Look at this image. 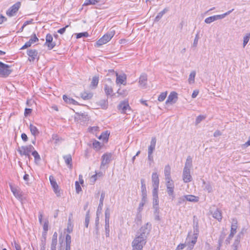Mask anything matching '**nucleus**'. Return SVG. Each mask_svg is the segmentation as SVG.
<instances>
[{
    "instance_id": "obj_1",
    "label": "nucleus",
    "mask_w": 250,
    "mask_h": 250,
    "mask_svg": "<svg viewBox=\"0 0 250 250\" xmlns=\"http://www.w3.org/2000/svg\"><path fill=\"white\" fill-rule=\"evenodd\" d=\"M192 158L188 156L187 158L183 172V180L184 183H187L191 181L192 177L190 175V168L192 167Z\"/></svg>"
},
{
    "instance_id": "obj_2",
    "label": "nucleus",
    "mask_w": 250,
    "mask_h": 250,
    "mask_svg": "<svg viewBox=\"0 0 250 250\" xmlns=\"http://www.w3.org/2000/svg\"><path fill=\"white\" fill-rule=\"evenodd\" d=\"M198 234V227L196 225L194 227L193 233L190 234L189 233L186 238V245L188 247L186 250H192L193 249L194 245L197 242Z\"/></svg>"
},
{
    "instance_id": "obj_3",
    "label": "nucleus",
    "mask_w": 250,
    "mask_h": 250,
    "mask_svg": "<svg viewBox=\"0 0 250 250\" xmlns=\"http://www.w3.org/2000/svg\"><path fill=\"white\" fill-rule=\"evenodd\" d=\"M146 239L145 237L137 234L132 242V248H134V250H142L146 243Z\"/></svg>"
},
{
    "instance_id": "obj_4",
    "label": "nucleus",
    "mask_w": 250,
    "mask_h": 250,
    "mask_svg": "<svg viewBox=\"0 0 250 250\" xmlns=\"http://www.w3.org/2000/svg\"><path fill=\"white\" fill-rule=\"evenodd\" d=\"M115 34V30L112 28L110 30L101 38L96 42L97 46H101L108 42L113 38Z\"/></svg>"
},
{
    "instance_id": "obj_5",
    "label": "nucleus",
    "mask_w": 250,
    "mask_h": 250,
    "mask_svg": "<svg viewBox=\"0 0 250 250\" xmlns=\"http://www.w3.org/2000/svg\"><path fill=\"white\" fill-rule=\"evenodd\" d=\"M166 185L167 187V191L169 196H171L173 200L175 198L174 194V183L171 178L165 179Z\"/></svg>"
},
{
    "instance_id": "obj_6",
    "label": "nucleus",
    "mask_w": 250,
    "mask_h": 250,
    "mask_svg": "<svg viewBox=\"0 0 250 250\" xmlns=\"http://www.w3.org/2000/svg\"><path fill=\"white\" fill-rule=\"evenodd\" d=\"M112 156V155L110 153H105L102 156L100 169H105L107 167V165L111 161Z\"/></svg>"
},
{
    "instance_id": "obj_7",
    "label": "nucleus",
    "mask_w": 250,
    "mask_h": 250,
    "mask_svg": "<svg viewBox=\"0 0 250 250\" xmlns=\"http://www.w3.org/2000/svg\"><path fill=\"white\" fill-rule=\"evenodd\" d=\"M34 147L31 145L27 146H22L19 147L18 151L21 155H24L28 157L29 159L30 158V153L34 150Z\"/></svg>"
},
{
    "instance_id": "obj_8",
    "label": "nucleus",
    "mask_w": 250,
    "mask_h": 250,
    "mask_svg": "<svg viewBox=\"0 0 250 250\" xmlns=\"http://www.w3.org/2000/svg\"><path fill=\"white\" fill-rule=\"evenodd\" d=\"M233 10V9H232V10H229L222 15H214L213 16L208 17L205 19V22L206 23L209 24V23H211L212 22L215 21L216 20L223 19L226 16L229 15Z\"/></svg>"
},
{
    "instance_id": "obj_9",
    "label": "nucleus",
    "mask_w": 250,
    "mask_h": 250,
    "mask_svg": "<svg viewBox=\"0 0 250 250\" xmlns=\"http://www.w3.org/2000/svg\"><path fill=\"white\" fill-rule=\"evenodd\" d=\"M150 229L151 224L149 223H147L140 229L139 232L137 233V235L146 239L147 235L148 234Z\"/></svg>"
},
{
    "instance_id": "obj_10",
    "label": "nucleus",
    "mask_w": 250,
    "mask_h": 250,
    "mask_svg": "<svg viewBox=\"0 0 250 250\" xmlns=\"http://www.w3.org/2000/svg\"><path fill=\"white\" fill-rule=\"evenodd\" d=\"M114 73L116 76V83L117 85L123 84L125 85L126 84V75L125 74H119L117 72H114L113 70L111 71Z\"/></svg>"
},
{
    "instance_id": "obj_11",
    "label": "nucleus",
    "mask_w": 250,
    "mask_h": 250,
    "mask_svg": "<svg viewBox=\"0 0 250 250\" xmlns=\"http://www.w3.org/2000/svg\"><path fill=\"white\" fill-rule=\"evenodd\" d=\"M9 66L0 62V76L3 77H7L11 72Z\"/></svg>"
},
{
    "instance_id": "obj_12",
    "label": "nucleus",
    "mask_w": 250,
    "mask_h": 250,
    "mask_svg": "<svg viewBox=\"0 0 250 250\" xmlns=\"http://www.w3.org/2000/svg\"><path fill=\"white\" fill-rule=\"evenodd\" d=\"M21 2H17L11 7H10L6 11V15L9 17H13L17 13L21 6Z\"/></svg>"
},
{
    "instance_id": "obj_13",
    "label": "nucleus",
    "mask_w": 250,
    "mask_h": 250,
    "mask_svg": "<svg viewBox=\"0 0 250 250\" xmlns=\"http://www.w3.org/2000/svg\"><path fill=\"white\" fill-rule=\"evenodd\" d=\"M49 180L50 184L53 188V190L57 196H61V192L59 188V186L56 182L54 177L52 175L49 176Z\"/></svg>"
},
{
    "instance_id": "obj_14",
    "label": "nucleus",
    "mask_w": 250,
    "mask_h": 250,
    "mask_svg": "<svg viewBox=\"0 0 250 250\" xmlns=\"http://www.w3.org/2000/svg\"><path fill=\"white\" fill-rule=\"evenodd\" d=\"M107 81L109 82V84L106 83L104 85V90L105 91V94L107 95H112L113 90L112 88V85H113V83L110 79H108Z\"/></svg>"
},
{
    "instance_id": "obj_15",
    "label": "nucleus",
    "mask_w": 250,
    "mask_h": 250,
    "mask_svg": "<svg viewBox=\"0 0 250 250\" xmlns=\"http://www.w3.org/2000/svg\"><path fill=\"white\" fill-rule=\"evenodd\" d=\"M118 109L122 113L125 114H128L127 111L130 110L128 104L125 102H123L119 104Z\"/></svg>"
},
{
    "instance_id": "obj_16",
    "label": "nucleus",
    "mask_w": 250,
    "mask_h": 250,
    "mask_svg": "<svg viewBox=\"0 0 250 250\" xmlns=\"http://www.w3.org/2000/svg\"><path fill=\"white\" fill-rule=\"evenodd\" d=\"M70 244H71V236L69 234H67L65 237V246H63L61 244V246L59 250H70Z\"/></svg>"
},
{
    "instance_id": "obj_17",
    "label": "nucleus",
    "mask_w": 250,
    "mask_h": 250,
    "mask_svg": "<svg viewBox=\"0 0 250 250\" xmlns=\"http://www.w3.org/2000/svg\"><path fill=\"white\" fill-rule=\"evenodd\" d=\"M45 45H47L50 50L53 48L56 45L55 42H53V37L51 35L48 34L46 35Z\"/></svg>"
},
{
    "instance_id": "obj_18",
    "label": "nucleus",
    "mask_w": 250,
    "mask_h": 250,
    "mask_svg": "<svg viewBox=\"0 0 250 250\" xmlns=\"http://www.w3.org/2000/svg\"><path fill=\"white\" fill-rule=\"evenodd\" d=\"M177 100V94L175 92H171L166 102V104H173Z\"/></svg>"
},
{
    "instance_id": "obj_19",
    "label": "nucleus",
    "mask_w": 250,
    "mask_h": 250,
    "mask_svg": "<svg viewBox=\"0 0 250 250\" xmlns=\"http://www.w3.org/2000/svg\"><path fill=\"white\" fill-rule=\"evenodd\" d=\"M10 188L11 190L13 192L14 195L15 196V197L18 199L19 200H22V194L21 189L18 188L13 187L12 186H10Z\"/></svg>"
},
{
    "instance_id": "obj_20",
    "label": "nucleus",
    "mask_w": 250,
    "mask_h": 250,
    "mask_svg": "<svg viewBox=\"0 0 250 250\" xmlns=\"http://www.w3.org/2000/svg\"><path fill=\"white\" fill-rule=\"evenodd\" d=\"M38 38L36 37L35 35L33 36H32L29 41L26 42L25 44L21 48V49H24L26 48L30 47L33 43L36 42L38 41Z\"/></svg>"
},
{
    "instance_id": "obj_21",
    "label": "nucleus",
    "mask_w": 250,
    "mask_h": 250,
    "mask_svg": "<svg viewBox=\"0 0 250 250\" xmlns=\"http://www.w3.org/2000/svg\"><path fill=\"white\" fill-rule=\"evenodd\" d=\"M147 75L146 74H142L139 78V83L142 87L145 88L147 83Z\"/></svg>"
},
{
    "instance_id": "obj_22",
    "label": "nucleus",
    "mask_w": 250,
    "mask_h": 250,
    "mask_svg": "<svg viewBox=\"0 0 250 250\" xmlns=\"http://www.w3.org/2000/svg\"><path fill=\"white\" fill-rule=\"evenodd\" d=\"M212 217L218 221H220L222 220V216L221 211L218 208L215 209L214 210L211 211Z\"/></svg>"
},
{
    "instance_id": "obj_23",
    "label": "nucleus",
    "mask_w": 250,
    "mask_h": 250,
    "mask_svg": "<svg viewBox=\"0 0 250 250\" xmlns=\"http://www.w3.org/2000/svg\"><path fill=\"white\" fill-rule=\"evenodd\" d=\"M153 187H159V176L156 172H153L151 176Z\"/></svg>"
},
{
    "instance_id": "obj_24",
    "label": "nucleus",
    "mask_w": 250,
    "mask_h": 250,
    "mask_svg": "<svg viewBox=\"0 0 250 250\" xmlns=\"http://www.w3.org/2000/svg\"><path fill=\"white\" fill-rule=\"evenodd\" d=\"M141 189H142V199L147 200V191L146 187V185L144 183V180H141Z\"/></svg>"
},
{
    "instance_id": "obj_25",
    "label": "nucleus",
    "mask_w": 250,
    "mask_h": 250,
    "mask_svg": "<svg viewBox=\"0 0 250 250\" xmlns=\"http://www.w3.org/2000/svg\"><path fill=\"white\" fill-rule=\"evenodd\" d=\"M156 143V139L155 138H152L151 142H150V145L148 147V153H153V151L155 149V146Z\"/></svg>"
},
{
    "instance_id": "obj_26",
    "label": "nucleus",
    "mask_w": 250,
    "mask_h": 250,
    "mask_svg": "<svg viewBox=\"0 0 250 250\" xmlns=\"http://www.w3.org/2000/svg\"><path fill=\"white\" fill-rule=\"evenodd\" d=\"M27 54L30 57V59H29V61H33L35 58L37 57L38 52L37 50L34 49H31L27 51Z\"/></svg>"
},
{
    "instance_id": "obj_27",
    "label": "nucleus",
    "mask_w": 250,
    "mask_h": 250,
    "mask_svg": "<svg viewBox=\"0 0 250 250\" xmlns=\"http://www.w3.org/2000/svg\"><path fill=\"white\" fill-rule=\"evenodd\" d=\"M164 175L165 179L171 178V167L169 165H167L164 168Z\"/></svg>"
},
{
    "instance_id": "obj_28",
    "label": "nucleus",
    "mask_w": 250,
    "mask_h": 250,
    "mask_svg": "<svg viewBox=\"0 0 250 250\" xmlns=\"http://www.w3.org/2000/svg\"><path fill=\"white\" fill-rule=\"evenodd\" d=\"M104 198V193H102L101 198L100 199V203L99 206L98 207L97 210V215H98L99 214L101 213L102 210L103 206V202Z\"/></svg>"
},
{
    "instance_id": "obj_29",
    "label": "nucleus",
    "mask_w": 250,
    "mask_h": 250,
    "mask_svg": "<svg viewBox=\"0 0 250 250\" xmlns=\"http://www.w3.org/2000/svg\"><path fill=\"white\" fill-rule=\"evenodd\" d=\"M203 184L204 185L203 187L205 190H206L208 193L212 192V187L209 182H206L204 180H203Z\"/></svg>"
},
{
    "instance_id": "obj_30",
    "label": "nucleus",
    "mask_w": 250,
    "mask_h": 250,
    "mask_svg": "<svg viewBox=\"0 0 250 250\" xmlns=\"http://www.w3.org/2000/svg\"><path fill=\"white\" fill-rule=\"evenodd\" d=\"M110 218V211L108 208H107L105 211V229L107 230V228L109 227V222Z\"/></svg>"
},
{
    "instance_id": "obj_31",
    "label": "nucleus",
    "mask_w": 250,
    "mask_h": 250,
    "mask_svg": "<svg viewBox=\"0 0 250 250\" xmlns=\"http://www.w3.org/2000/svg\"><path fill=\"white\" fill-rule=\"evenodd\" d=\"M240 238L241 236L240 234L237 235L234 242L232 245L233 250H238V248L240 245Z\"/></svg>"
},
{
    "instance_id": "obj_32",
    "label": "nucleus",
    "mask_w": 250,
    "mask_h": 250,
    "mask_svg": "<svg viewBox=\"0 0 250 250\" xmlns=\"http://www.w3.org/2000/svg\"><path fill=\"white\" fill-rule=\"evenodd\" d=\"M153 207L155 209V212L158 213L159 211V200L158 197H153Z\"/></svg>"
},
{
    "instance_id": "obj_33",
    "label": "nucleus",
    "mask_w": 250,
    "mask_h": 250,
    "mask_svg": "<svg viewBox=\"0 0 250 250\" xmlns=\"http://www.w3.org/2000/svg\"><path fill=\"white\" fill-rule=\"evenodd\" d=\"M185 197L187 201L189 202H197L199 201V198L193 195H187Z\"/></svg>"
},
{
    "instance_id": "obj_34",
    "label": "nucleus",
    "mask_w": 250,
    "mask_h": 250,
    "mask_svg": "<svg viewBox=\"0 0 250 250\" xmlns=\"http://www.w3.org/2000/svg\"><path fill=\"white\" fill-rule=\"evenodd\" d=\"M32 155L34 158V161L36 164H38L41 161V157L38 152L36 150H33Z\"/></svg>"
},
{
    "instance_id": "obj_35",
    "label": "nucleus",
    "mask_w": 250,
    "mask_h": 250,
    "mask_svg": "<svg viewBox=\"0 0 250 250\" xmlns=\"http://www.w3.org/2000/svg\"><path fill=\"white\" fill-rule=\"evenodd\" d=\"M29 128H30L31 133L33 135L36 136H37L39 135V131L38 128L36 127V126L31 124L30 125Z\"/></svg>"
},
{
    "instance_id": "obj_36",
    "label": "nucleus",
    "mask_w": 250,
    "mask_h": 250,
    "mask_svg": "<svg viewBox=\"0 0 250 250\" xmlns=\"http://www.w3.org/2000/svg\"><path fill=\"white\" fill-rule=\"evenodd\" d=\"M65 163L71 168L72 167L71 162L72 157L70 154H68L63 156Z\"/></svg>"
},
{
    "instance_id": "obj_37",
    "label": "nucleus",
    "mask_w": 250,
    "mask_h": 250,
    "mask_svg": "<svg viewBox=\"0 0 250 250\" xmlns=\"http://www.w3.org/2000/svg\"><path fill=\"white\" fill-rule=\"evenodd\" d=\"M195 75L196 72L195 71H192L191 72L188 79V82L189 83L192 84L194 83Z\"/></svg>"
},
{
    "instance_id": "obj_38",
    "label": "nucleus",
    "mask_w": 250,
    "mask_h": 250,
    "mask_svg": "<svg viewBox=\"0 0 250 250\" xmlns=\"http://www.w3.org/2000/svg\"><path fill=\"white\" fill-rule=\"evenodd\" d=\"M63 99L67 104H77L78 103L77 102L74 100V99L68 98L65 95L63 96Z\"/></svg>"
},
{
    "instance_id": "obj_39",
    "label": "nucleus",
    "mask_w": 250,
    "mask_h": 250,
    "mask_svg": "<svg viewBox=\"0 0 250 250\" xmlns=\"http://www.w3.org/2000/svg\"><path fill=\"white\" fill-rule=\"evenodd\" d=\"M237 229V221L233 219V221L231 226L230 232L235 234L236 232V229Z\"/></svg>"
},
{
    "instance_id": "obj_40",
    "label": "nucleus",
    "mask_w": 250,
    "mask_h": 250,
    "mask_svg": "<svg viewBox=\"0 0 250 250\" xmlns=\"http://www.w3.org/2000/svg\"><path fill=\"white\" fill-rule=\"evenodd\" d=\"M147 200L143 199H141V201L140 203L139 207L138 208V211L139 212V213L141 212L143 210V207L144 205L147 203Z\"/></svg>"
},
{
    "instance_id": "obj_41",
    "label": "nucleus",
    "mask_w": 250,
    "mask_h": 250,
    "mask_svg": "<svg viewBox=\"0 0 250 250\" xmlns=\"http://www.w3.org/2000/svg\"><path fill=\"white\" fill-rule=\"evenodd\" d=\"M168 11L167 8H165L163 11L159 12L155 17V21H158L163 17V16Z\"/></svg>"
},
{
    "instance_id": "obj_42",
    "label": "nucleus",
    "mask_w": 250,
    "mask_h": 250,
    "mask_svg": "<svg viewBox=\"0 0 250 250\" xmlns=\"http://www.w3.org/2000/svg\"><path fill=\"white\" fill-rule=\"evenodd\" d=\"M109 134L107 131L104 132L98 137L99 139H103L104 141H107L108 139Z\"/></svg>"
},
{
    "instance_id": "obj_43",
    "label": "nucleus",
    "mask_w": 250,
    "mask_h": 250,
    "mask_svg": "<svg viewBox=\"0 0 250 250\" xmlns=\"http://www.w3.org/2000/svg\"><path fill=\"white\" fill-rule=\"evenodd\" d=\"M250 38V33H247L243 38V47H244L248 43Z\"/></svg>"
},
{
    "instance_id": "obj_44",
    "label": "nucleus",
    "mask_w": 250,
    "mask_h": 250,
    "mask_svg": "<svg viewBox=\"0 0 250 250\" xmlns=\"http://www.w3.org/2000/svg\"><path fill=\"white\" fill-rule=\"evenodd\" d=\"M98 2L97 0H85L83 5H95Z\"/></svg>"
},
{
    "instance_id": "obj_45",
    "label": "nucleus",
    "mask_w": 250,
    "mask_h": 250,
    "mask_svg": "<svg viewBox=\"0 0 250 250\" xmlns=\"http://www.w3.org/2000/svg\"><path fill=\"white\" fill-rule=\"evenodd\" d=\"M99 82V78L97 76H94L93 77L91 85L94 87H96L98 83Z\"/></svg>"
},
{
    "instance_id": "obj_46",
    "label": "nucleus",
    "mask_w": 250,
    "mask_h": 250,
    "mask_svg": "<svg viewBox=\"0 0 250 250\" xmlns=\"http://www.w3.org/2000/svg\"><path fill=\"white\" fill-rule=\"evenodd\" d=\"M93 147L95 148H96L97 150H98V149H100L101 148V143L99 142H98V141H97L96 140H94V141L93 143Z\"/></svg>"
},
{
    "instance_id": "obj_47",
    "label": "nucleus",
    "mask_w": 250,
    "mask_h": 250,
    "mask_svg": "<svg viewBox=\"0 0 250 250\" xmlns=\"http://www.w3.org/2000/svg\"><path fill=\"white\" fill-rule=\"evenodd\" d=\"M167 92L162 93L158 97V100L160 102H163L167 97Z\"/></svg>"
},
{
    "instance_id": "obj_48",
    "label": "nucleus",
    "mask_w": 250,
    "mask_h": 250,
    "mask_svg": "<svg viewBox=\"0 0 250 250\" xmlns=\"http://www.w3.org/2000/svg\"><path fill=\"white\" fill-rule=\"evenodd\" d=\"M82 98L84 100L89 99L92 97V95L90 93H87L84 92L82 94Z\"/></svg>"
},
{
    "instance_id": "obj_49",
    "label": "nucleus",
    "mask_w": 250,
    "mask_h": 250,
    "mask_svg": "<svg viewBox=\"0 0 250 250\" xmlns=\"http://www.w3.org/2000/svg\"><path fill=\"white\" fill-rule=\"evenodd\" d=\"M73 230V226L71 224L70 218H69L68 225H67V231L68 233H70Z\"/></svg>"
},
{
    "instance_id": "obj_50",
    "label": "nucleus",
    "mask_w": 250,
    "mask_h": 250,
    "mask_svg": "<svg viewBox=\"0 0 250 250\" xmlns=\"http://www.w3.org/2000/svg\"><path fill=\"white\" fill-rule=\"evenodd\" d=\"M88 36V34L86 32L76 34V38L77 39L81 38L83 37H87Z\"/></svg>"
},
{
    "instance_id": "obj_51",
    "label": "nucleus",
    "mask_w": 250,
    "mask_h": 250,
    "mask_svg": "<svg viewBox=\"0 0 250 250\" xmlns=\"http://www.w3.org/2000/svg\"><path fill=\"white\" fill-rule=\"evenodd\" d=\"M205 119V117L203 115L198 116L196 119L195 124L196 125L199 124L202 121H203Z\"/></svg>"
},
{
    "instance_id": "obj_52",
    "label": "nucleus",
    "mask_w": 250,
    "mask_h": 250,
    "mask_svg": "<svg viewBox=\"0 0 250 250\" xmlns=\"http://www.w3.org/2000/svg\"><path fill=\"white\" fill-rule=\"evenodd\" d=\"M153 189L152 191V195L153 197H158V190L159 187H153Z\"/></svg>"
},
{
    "instance_id": "obj_53",
    "label": "nucleus",
    "mask_w": 250,
    "mask_h": 250,
    "mask_svg": "<svg viewBox=\"0 0 250 250\" xmlns=\"http://www.w3.org/2000/svg\"><path fill=\"white\" fill-rule=\"evenodd\" d=\"M186 201H187V200H186V198L185 197V195L182 196L178 198V204L181 205V204H183L184 202H185Z\"/></svg>"
},
{
    "instance_id": "obj_54",
    "label": "nucleus",
    "mask_w": 250,
    "mask_h": 250,
    "mask_svg": "<svg viewBox=\"0 0 250 250\" xmlns=\"http://www.w3.org/2000/svg\"><path fill=\"white\" fill-rule=\"evenodd\" d=\"M76 190L77 193H79L82 190V188L79 184V182L76 181L75 182Z\"/></svg>"
},
{
    "instance_id": "obj_55",
    "label": "nucleus",
    "mask_w": 250,
    "mask_h": 250,
    "mask_svg": "<svg viewBox=\"0 0 250 250\" xmlns=\"http://www.w3.org/2000/svg\"><path fill=\"white\" fill-rule=\"evenodd\" d=\"M57 244V241L52 240L51 245V250H56V247Z\"/></svg>"
},
{
    "instance_id": "obj_56",
    "label": "nucleus",
    "mask_w": 250,
    "mask_h": 250,
    "mask_svg": "<svg viewBox=\"0 0 250 250\" xmlns=\"http://www.w3.org/2000/svg\"><path fill=\"white\" fill-rule=\"evenodd\" d=\"M186 246H187V245H186V241L185 242V244H179L177 246L176 250H182L185 248Z\"/></svg>"
},
{
    "instance_id": "obj_57",
    "label": "nucleus",
    "mask_w": 250,
    "mask_h": 250,
    "mask_svg": "<svg viewBox=\"0 0 250 250\" xmlns=\"http://www.w3.org/2000/svg\"><path fill=\"white\" fill-rule=\"evenodd\" d=\"M224 237H225V235L223 234L222 235H221L220 238L219 240V246L217 248V250H220V248L221 246V244L223 242Z\"/></svg>"
},
{
    "instance_id": "obj_58",
    "label": "nucleus",
    "mask_w": 250,
    "mask_h": 250,
    "mask_svg": "<svg viewBox=\"0 0 250 250\" xmlns=\"http://www.w3.org/2000/svg\"><path fill=\"white\" fill-rule=\"evenodd\" d=\"M117 93L119 95L125 96L127 94V90H121V89L120 88H119V89L117 91Z\"/></svg>"
},
{
    "instance_id": "obj_59",
    "label": "nucleus",
    "mask_w": 250,
    "mask_h": 250,
    "mask_svg": "<svg viewBox=\"0 0 250 250\" xmlns=\"http://www.w3.org/2000/svg\"><path fill=\"white\" fill-rule=\"evenodd\" d=\"M89 222V216L88 213L86 215L85 218V226L86 228L88 227V223Z\"/></svg>"
},
{
    "instance_id": "obj_60",
    "label": "nucleus",
    "mask_w": 250,
    "mask_h": 250,
    "mask_svg": "<svg viewBox=\"0 0 250 250\" xmlns=\"http://www.w3.org/2000/svg\"><path fill=\"white\" fill-rule=\"evenodd\" d=\"M68 27V25H66L64 27L61 28L60 29L58 30V33H59L61 34H63L66 30V28H67Z\"/></svg>"
},
{
    "instance_id": "obj_61",
    "label": "nucleus",
    "mask_w": 250,
    "mask_h": 250,
    "mask_svg": "<svg viewBox=\"0 0 250 250\" xmlns=\"http://www.w3.org/2000/svg\"><path fill=\"white\" fill-rule=\"evenodd\" d=\"M250 146V137H249V140L246 143H245L244 144H243L242 145V147L245 148Z\"/></svg>"
},
{
    "instance_id": "obj_62",
    "label": "nucleus",
    "mask_w": 250,
    "mask_h": 250,
    "mask_svg": "<svg viewBox=\"0 0 250 250\" xmlns=\"http://www.w3.org/2000/svg\"><path fill=\"white\" fill-rule=\"evenodd\" d=\"M31 111H32V109H30V108H25V112H24V115L25 116H28V115H29L31 113Z\"/></svg>"
},
{
    "instance_id": "obj_63",
    "label": "nucleus",
    "mask_w": 250,
    "mask_h": 250,
    "mask_svg": "<svg viewBox=\"0 0 250 250\" xmlns=\"http://www.w3.org/2000/svg\"><path fill=\"white\" fill-rule=\"evenodd\" d=\"M199 94V90H195L193 91L192 94V98H195L197 97L198 94Z\"/></svg>"
},
{
    "instance_id": "obj_64",
    "label": "nucleus",
    "mask_w": 250,
    "mask_h": 250,
    "mask_svg": "<svg viewBox=\"0 0 250 250\" xmlns=\"http://www.w3.org/2000/svg\"><path fill=\"white\" fill-rule=\"evenodd\" d=\"M234 234H233V233H230L228 239L226 240L228 243L229 244L230 243V240L232 238Z\"/></svg>"
}]
</instances>
